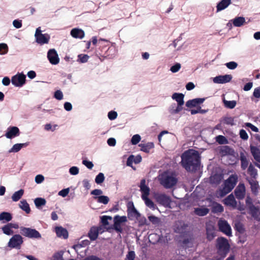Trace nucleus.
Returning a JSON list of instances; mask_svg holds the SVG:
<instances>
[{"label":"nucleus","mask_w":260,"mask_h":260,"mask_svg":"<svg viewBox=\"0 0 260 260\" xmlns=\"http://www.w3.org/2000/svg\"><path fill=\"white\" fill-rule=\"evenodd\" d=\"M223 202L224 204L228 206L231 207L234 209L237 208V202L233 194L229 195L226 198H225Z\"/></svg>","instance_id":"nucleus-15"},{"label":"nucleus","mask_w":260,"mask_h":260,"mask_svg":"<svg viewBox=\"0 0 260 260\" xmlns=\"http://www.w3.org/2000/svg\"><path fill=\"white\" fill-rule=\"evenodd\" d=\"M149 240L150 242L154 244L160 241V237L159 235L156 234H151L149 236Z\"/></svg>","instance_id":"nucleus-46"},{"label":"nucleus","mask_w":260,"mask_h":260,"mask_svg":"<svg viewBox=\"0 0 260 260\" xmlns=\"http://www.w3.org/2000/svg\"><path fill=\"white\" fill-rule=\"evenodd\" d=\"M218 225L219 230L228 236L232 235V230L231 226L225 220L220 219L218 221Z\"/></svg>","instance_id":"nucleus-9"},{"label":"nucleus","mask_w":260,"mask_h":260,"mask_svg":"<svg viewBox=\"0 0 260 260\" xmlns=\"http://www.w3.org/2000/svg\"><path fill=\"white\" fill-rule=\"evenodd\" d=\"M217 247L219 253L223 254H226L230 248L228 240L223 237L218 238L217 239Z\"/></svg>","instance_id":"nucleus-5"},{"label":"nucleus","mask_w":260,"mask_h":260,"mask_svg":"<svg viewBox=\"0 0 260 260\" xmlns=\"http://www.w3.org/2000/svg\"><path fill=\"white\" fill-rule=\"evenodd\" d=\"M157 201L164 206H168L171 202V198L165 194H160L157 197Z\"/></svg>","instance_id":"nucleus-17"},{"label":"nucleus","mask_w":260,"mask_h":260,"mask_svg":"<svg viewBox=\"0 0 260 260\" xmlns=\"http://www.w3.org/2000/svg\"><path fill=\"white\" fill-rule=\"evenodd\" d=\"M185 229V224L182 221H178L174 225V231L177 233H182Z\"/></svg>","instance_id":"nucleus-28"},{"label":"nucleus","mask_w":260,"mask_h":260,"mask_svg":"<svg viewBox=\"0 0 260 260\" xmlns=\"http://www.w3.org/2000/svg\"><path fill=\"white\" fill-rule=\"evenodd\" d=\"M235 228L240 233H243L244 232V228L242 223L240 222H237L235 224Z\"/></svg>","instance_id":"nucleus-55"},{"label":"nucleus","mask_w":260,"mask_h":260,"mask_svg":"<svg viewBox=\"0 0 260 260\" xmlns=\"http://www.w3.org/2000/svg\"><path fill=\"white\" fill-rule=\"evenodd\" d=\"M225 66L230 70H234L238 67V63L235 61H230L225 64Z\"/></svg>","instance_id":"nucleus-60"},{"label":"nucleus","mask_w":260,"mask_h":260,"mask_svg":"<svg viewBox=\"0 0 260 260\" xmlns=\"http://www.w3.org/2000/svg\"><path fill=\"white\" fill-rule=\"evenodd\" d=\"M148 219L153 224H158L160 222L159 219L153 215L149 216Z\"/></svg>","instance_id":"nucleus-59"},{"label":"nucleus","mask_w":260,"mask_h":260,"mask_svg":"<svg viewBox=\"0 0 260 260\" xmlns=\"http://www.w3.org/2000/svg\"><path fill=\"white\" fill-rule=\"evenodd\" d=\"M113 220L114 222L121 224V223L127 221V217L125 216H120L118 215H116L114 217Z\"/></svg>","instance_id":"nucleus-45"},{"label":"nucleus","mask_w":260,"mask_h":260,"mask_svg":"<svg viewBox=\"0 0 260 260\" xmlns=\"http://www.w3.org/2000/svg\"><path fill=\"white\" fill-rule=\"evenodd\" d=\"M245 202L246 206L249 209V212L252 210V207H256L253 204L252 200L249 196H247Z\"/></svg>","instance_id":"nucleus-53"},{"label":"nucleus","mask_w":260,"mask_h":260,"mask_svg":"<svg viewBox=\"0 0 260 260\" xmlns=\"http://www.w3.org/2000/svg\"><path fill=\"white\" fill-rule=\"evenodd\" d=\"M34 203L36 207L37 208H39L40 207L44 206L46 203V201L44 198H37L35 199Z\"/></svg>","instance_id":"nucleus-44"},{"label":"nucleus","mask_w":260,"mask_h":260,"mask_svg":"<svg viewBox=\"0 0 260 260\" xmlns=\"http://www.w3.org/2000/svg\"><path fill=\"white\" fill-rule=\"evenodd\" d=\"M250 152L256 161L260 163V149L256 146L250 145Z\"/></svg>","instance_id":"nucleus-21"},{"label":"nucleus","mask_w":260,"mask_h":260,"mask_svg":"<svg viewBox=\"0 0 260 260\" xmlns=\"http://www.w3.org/2000/svg\"><path fill=\"white\" fill-rule=\"evenodd\" d=\"M12 219L11 214L9 212H3L0 214V221L3 223L9 222Z\"/></svg>","instance_id":"nucleus-30"},{"label":"nucleus","mask_w":260,"mask_h":260,"mask_svg":"<svg viewBox=\"0 0 260 260\" xmlns=\"http://www.w3.org/2000/svg\"><path fill=\"white\" fill-rule=\"evenodd\" d=\"M35 37L36 38V42L41 45L48 43L50 39V36L48 34H42V30L40 27H39L36 29Z\"/></svg>","instance_id":"nucleus-7"},{"label":"nucleus","mask_w":260,"mask_h":260,"mask_svg":"<svg viewBox=\"0 0 260 260\" xmlns=\"http://www.w3.org/2000/svg\"><path fill=\"white\" fill-rule=\"evenodd\" d=\"M19 207L27 214L29 213L30 212L29 205L25 200H23L20 202Z\"/></svg>","instance_id":"nucleus-29"},{"label":"nucleus","mask_w":260,"mask_h":260,"mask_svg":"<svg viewBox=\"0 0 260 260\" xmlns=\"http://www.w3.org/2000/svg\"><path fill=\"white\" fill-rule=\"evenodd\" d=\"M141 136L138 134L134 135L131 139V143L132 145H137L141 140Z\"/></svg>","instance_id":"nucleus-52"},{"label":"nucleus","mask_w":260,"mask_h":260,"mask_svg":"<svg viewBox=\"0 0 260 260\" xmlns=\"http://www.w3.org/2000/svg\"><path fill=\"white\" fill-rule=\"evenodd\" d=\"M99 233V229L96 227L93 226L90 229L88 233V237L91 240H95L98 238Z\"/></svg>","instance_id":"nucleus-25"},{"label":"nucleus","mask_w":260,"mask_h":260,"mask_svg":"<svg viewBox=\"0 0 260 260\" xmlns=\"http://www.w3.org/2000/svg\"><path fill=\"white\" fill-rule=\"evenodd\" d=\"M145 183L146 181L145 179H142L141 181L140 188V191L142 192V199L147 197L150 194V188Z\"/></svg>","instance_id":"nucleus-14"},{"label":"nucleus","mask_w":260,"mask_h":260,"mask_svg":"<svg viewBox=\"0 0 260 260\" xmlns=\"http://www.w3.org/2000/svg\"><path fill=\"white\" fill-rule=\"evenodd\" d=\"M93 198L96 200L98 203L103 204L104 205L107 204L109 202V197L105 196L93 197Z\"/></svg>","instance_id":"nucleus-39"},{"label":"nucleus","mask_w":260,"mask_h":260,"mask_svg":"<svg viewBox=\"0 0 260 260\" xmlns=\"http://www.w3.org/2000/svg\"><path fill=\"white\" fill-rule=\"evenodd\" d=\"M63 95L62 92L60 90H57L54 93V98L57 100H61L63 99Z\"/></svg>","instance_id":"nucleus-58"},{"label":"nucleus","mask_w":260,"mask_h":260,"mask_svg":"<svg viewBox=\"0 0 260 260\" xmlns=\"http://www.w3.org/2000/svg\"><path fill=\"white\" fill-rule=\"evenodd\" d=\"M248 182L251 186V189L252 192H256L258 187V182L256 181L255 178H251L248 180Z\"/></svg>","instance_id":"nucleus-40"},{"label":"nucleus","mask_w":260,"mask_h":260,"mask_svg":"<svg viewBox=\"0 0 260 260\" xmlns=\"http://www.w3.org/2000/svg\"><path fill=\"white\" fill-rule=\"evenodd\" d=\"M232 79V75H225L216 76L213 78V81L215 83L223 84L229 82Z\"/></svg>","instance_id":"nucleus-13"},{"label":"nucleus","mask_w":260,"mask_h":260,"mask_svg":"<svg viewBox=\"0 0 260 260\" xmlns=\"http://www.w3.org/2000/svg\"><path fill=\"white\" fill-rule=\"evenodd\" d=\"M127 215L128 218L135 217L138 218L140 216V214L136 209L133 207L132 208L127 210Z\"/></svg>","instance_id":"nucleus-37"},{"label":"nucleus","mask_w":260,"mask_h":260,"mask_svg":"<svg viewBox=\"0 0 260 260\" xmlns=\"http://www.w3.org/2000/svg\"><path fill=\"white\" fill-rule=\"evenodd\" d=\"M182 166L188 171L196 170L200 165L199 153L193 150H189L184 152L181 156Z\"/></svg>","instance_id":"nucleus-1"},{"label":"nucleus","mask_w":260,"mask_h":260,"mask_svg":"<svg viewBox=\"0 0 260 260\" xmlns=\"http://www.w3.org/2000/svg\"><path fill=\"white\" fill-rule=\"evenodd\" d=\"M117 113L114 111H111L108 113V117L111 120H115L117 117Z\"/></svg>","instance_id":"nucleus-63"},{"label":"nucleus","mask_w":260,"mask_h":260,"mask_svg":"<svg viewBox=\"0 0 260 260\" xmlns=\"http://www.w3.org/2000/svg\"><path fill=\"white\" fill-rule=\"evenodd\" d=\"M47 58L52 65H56L59 62L58 53L55 49H50L47 52Z\"/></svg>","instance_id":"nucleus-10"},{"label":"nucleus","mask_w":260,"mask_h":260,"mask_svg":"<svg viewBox=\"0 0 260 260\" xmlns=\"http://www.w3.org/2000/svg\"><path fill=\"white\" fill-rule=\"evenodd\" d=\"M28 143H17L14 144L12 147L9 150V153H16L20 151L22 148L26 147L28 145Z\"/></svg>","instance_id":"nucleus-27"},{"label":"nucleus","mask_w":260,"mask_h":260,"mask_svg":"<svg viewBox=\"0 0 260 260\" xmlns=\"http://www.w3.org/2000/svg\"><path fill=\"white\" fill-rule=\"evenodd\" d=\"M216 141L220 144H225L228 143V140L225 137L219 135L216 137Z\"/></svg>","instance_id":"nucleus-54"},{"label":"nucleus","mask_w":260,"mask_h":260,"mask_svg":"<svg viewBox=\"0 0 260 260\" xmlns=\"http://www.w3.org/2000/svg\"><path fill=\"white\" fill-rule=\"evenodd\" d=\"M8 51V45L5 43L0 44V54L4 55L7 53Z\"/></svg>","instance_id":"nucleus-51"},{"label":"nucleus","mask_w":260,"mask_h":260,"mask_svg":"<svg viewBox=\"0 0 260 260\" xmlns=\"http://www.w3.org/2000/svg\"><path fill=\"white\" fill-rule=\"evenodd\" d=\"M194 213L200 216L206 215L209 212V209L206 207L201 206L198 208H195L194 209Z\"/></svg>","instance_id":"nucleus-24"},{"label":"nucleus","mask_w":260,"mask_h":260,"mask_svg":"<svg viewBox=\"0 0 260 260\" xmlns=\"http://www.w3.org/2000/svg\"><path fill=\"white\" fill-rule=\"evenodd\" d=\"M182 110V107H180L176 105L175 103L172 104L169 107V112L172 114H176L178 113Z\"/></svg>","instance_id":"nucleus-38"},{"label":"nucleus","mask_w":260,"mask_h":260,"mask_svg":"<svg viewBox=\"0 0 260 260\" xmlns=\"http://www.w3.org/2000/svg\"><path fill=\"white\" fill-rule=\"evenodd\" d=\"M26 76L23 73H18L11 79L13 85L16 87H22L25 83Z\"/></svg>","instance_id":"nucleus-8"},{"label":"nucleus","mask_w":260,"mask_h":260,"mask_svg":"<svg viewBox=\"0 0 260 260\" xmlns=\"http://www.w3.org/2000/svg\"><path fill=\"white\" fill-rule=\"evenodd\" d=\"M249 213L254 219L260 221V208L258 206L252 207V210Z\"/></svg>","instance_id":"nucleus-26"},{"label":"nucleus","mask_w":260,"mask_h":260,"mask_svg":"<svg viewBox=\"0 0 260 260\" xmlns=\"http://www.w3.org/2000/svg\"><path fill=\"white\" fill-rule=\"evenodd\" d=\"M71 35L74 38L82 39L84 37V31L80 28H74L71 31Z\"/></svg>","instance_id":"nucleus-19"},{"label":"nucleus","mask_w":260,"mask_h":260,"mask_svg":"<svg viewBox=\"0 0 260 260\" xmlns=\"http://www.w3.org/2000/svg\"><path fill=\"white\" fill-rule=\"evenodd\" d=\"M58 125L57 124L52 125L50 123H47L44 125V129L46 131H51L52 132H54Z\"/></svg>","instance_id":"nucleus-49"},{"label":"nucleus","mask_w":260,"mask_h":260,"mask_svg":"<svg viewBox=\"0 0 260 260\" xmlns=\"http://www.w3.org/2000/svg\"><path fill=\"white\" fill-rule=\"evenodd\" d=\"M136 257V254L134 251H129L126 255L124 260H134Z\"/></svg>","instance_id":"nucleus-57"},{"label":"nucleus","mask_w":260,"mask_h":260,"mask_svg":"<svg viewBox=\"0 0 260 260\" xmlns=\"http://www.w3.org/2000/svg\"><path fill=\"white\" fill-rule=\"evenodd\" d=\"M204 98H196L189 100L186 103V106L188 108L196 107L198 105L202 104L205 101Z\"/></svg>","instance_id":"nucleus-20"},{"label":"nucleus","mask_w":260,"mask_h":260,"mask_svg":"<svg viewBox=\"0 0 260 260\" xmlns=\"http://www.w3.org/2000/svg\"><path fill=\"white\" fill-rule=\"evenodd\" d=\"M55 233L58 237H62L64 239H67L68 237L67 230L61 226H56L55 228Z\"/></svg>","instance_id":"nucleus-23"},{"label":"nucleus","mask_w":260,"mask_h":260,"mask_svg":"<svg viewBox=\"0 0 260 260\" xmlns=\"http://www.w3.org/2000/svg\"><path fill=\"white\" fill-rule=\"evenodd\" d=\"M82 243H79L77 245H75L73 246L75 250L78 251L80 248L83 247L84 245H87L89 244V241L88 240L83 241L81 242Z\"/></svg>","instance_id":"nucleus-61"},{"label":"nucleus","mask_w":260,"mask_h":260,"mask_svg":"<svg viewBox=\"0 0 260 260\" xmlns=\"http://www.w3.org/2000/svg\"><path fill=\"white\" fill-rule=\"evenodd\" d=\"M160 184L165 188L169 189L174 187L177 182V179L169 172H164L158 176Z\"/></svg>","instance_id":"nucleus-3"},{"label":"nucleus","mask_w":260,"mask_h":260,"mask_svg":"<svg viewBox=\"0 0 260 260\" xmlns=\"http://www.w3.org/2000/svg\"><path fill=\"white\" fill-rule=\"evenodd\" d=\"M235 195L238 200H242L244 198L246 193L245 185L243 183H239L234 190Z\"/></svg>","instance_id":"nucleus-11"},{"label":"nucleus","mask_w":260,"mask_h":260,"mask_svg":"<svg viewBox=\"0 0 260 260\" xmlns=\"http://www.w3.org/2000/svg\"><path fill=\"white\" fill-rule=\"evenodd\" d=\"M240 159L241 161V167L243 170H245L248 166V160L243 153H240Z\"/></svg>","instance_id":"nucleus-32"},{"label":"nucleus","mask_w":260,"mask_h":260,"mask_svg":"<svg viewBox=\"0 0 260 260\" xmlns=\"http://www.w3.org/2000/svg\"><path fill=\"white\" fill-rule=\"evenodd\" d=\"M20 134L19 129L16 126H10L8 128L7 131L5 134L7 138L11 139Z\"/></svg>","instance_id":"nucleus-12"},{"label":"nucleus","mask_w":260,"mask_h":260,"mask_svg":"<svg viewBox=\"0 0 260 260\" xmlns=\"http://www.w3.org/2000/svg\"><path fill=\"white\" fill-rule=\"evenodd\" d=\"M23 242V240L22 237L19 234H16L13 235L10 239L8 243V246L11 248L19 249Z\"/></svg>","instance_id":"nucleus-6"},{"label":"nucleus","mask_w":260,"mask_h":260,"mask_svg":"<svg viewBox=\"0 0 260 260\" xmlns=\"http://www.w3.org/2000/svg\"><path fill=\"white\" fill-rule=\"evenodd\" d=\"M207 239L208 241H212L216 236V232L214 227L212 225H208L206 226Z\"/></svg>","instance_id":"nucleus-16"},{"label":"nucleus","mask_w":260,"mask_h":260,"mask_svg":"<svg viewBox=\"0 0 260 260\" xmlns=\"http://www.w3.org/2000/svg\"><path fill=\"white\" fill-rule=\"evenodd\" d=\"M24 194V190L20 189L19 190L15 191L11 197L12 200L14 202L18 201L23 196Z\"/></svg>","instance_id":"nucleus-35"},{"label":"nucleus","mask_w":260,"mask_h":260,"mask_svg":"<svg viewBox=\"0 0 260 260\" xmlns=\"http://www.w3.org/2000/svg\"><path fill=\"white\" fill-rule=\"evenodd\" d=\"M20 231L21 234L25 237L31 239H39L41 238V235L36 229L21 226Z\"/></svg>","instance_id":"nucleus-4"},{"label":"nucleus","mask_w":260,"mask_h":260,"mask_svg":"<svg viewBox=\"0 0 260 260\" xmlns=\"http://www.w3.org/2000/svg\"><path fill=\"white\" fill-rule=\"evenodd\" d=\"M208 111V110H205V109H202L201 107H199L198 109H191L190 110V113L192 115H194L197 113H202V114H205L207 113Z\"/></svg>","instance_id":"nucleus-56"},{"label":"nucleus","mask_w":260,"mask_h":260,"mask_svg":"<svg viewBox=\"0 0 260 260\" xmlns=\"http://www.w3.org/2000/svg\"><path fill=\"white\" fill-rule=\"evenodd\" d=\"M142 200L144 201L145 205L149 208L153 210H155V209H157L156 205L150 199L148 198V197L143 198Z\"/></svg>","instance_id":"nucleus-42"},{"label":"nucleus","mask_w":260,"mask_h":260,"mask_svg":"<svg viewBox=\"0 0 260 260\" xmlns=\"http://www.w3.org/2000/svg\"><path fill=\"white\" fill-rule=\"evenodd\" d=\"M79 169L77 167L73 166L69 169V173L72 175H76L79 174Z\"/></svg>","instance_id":"nucleus-64"},{"label":"nucleus","mask_w":260,"mask_h":260,"mask_svg":"<svg viewBox=\"0 0 260 260\" xmlns=\"http://www.w3.org/2000/svg\"><path fill=\"white\" fill-rule=\"evenodd\" d=\"M231 3V0H221L216 6V12L224 10L228 7Z\"/></svg>","instance_id":"nucleus-22"},{"label":"nucleus","mask_w":260,"mask_h":260,"mask_svg":"<svg viewBox=\"0 0 260 260\" xmlns=\"http://www.w3.org/2000/svg\"><path fill=\"white\" fill-rule=\"evenodd\" d=\"M245 23V19L243 17H237L233 20V25L236 27H240Z\"/></svg>","instance_id":"nucleus-34"},{"label":"nucleus","mask_w":260,"mask_h":260,"mask_svg":"<svg viewBox=\"0 0 260 260\" xmlns=\"http://www.w3.org/2000/svg\"><path fill=\"white\" fill-rule=\"evenodd\" d=\"M248 173L250 175L251 178H256L257 175V170L252 164H250L248 167Z\"/></svg>","instance_id":"nucleus-41"},{"label":"nucleus","mask_w":260,"mask_h":260,"mask_svg":"<svg viewBox=\"0 0 260 260\" xmlns=\"http://www.w3.org/2000/svg\"><path fill=\"white\" fill-rule=\"evenodd\" d=\"M181 67L180 63H176L171 67L170 71L173 73H177L180 70Z\"/></svg>","instance_id":"nucleus-62"},{"label":"nucleus","mask_w":260,"mask_h":260,"mask_svg":"<svg viewBox=\"0 0 260 260\" xmlns=\"http://www.w3.org/2000/svg\"><path fill=\"white\" fill-rule=\"evenodd\" d=\"M238 177L236 174H232L224 181L223 186L220 188L218 191L219 195L222 197L229 193L235 187L237 182Z\"/></svg>","instance_id":"nucleus-2"},{"label":"nucleus","mask_w":260,"mask_h":260,"mask_svg":"<svg viewBox=\"0 0 260 260\" xmlns=\"http://www.w3.org/2000/svg\"><path fill=\"white\" fill-rule=\"evenodd\" d=\"M89 56L87 54H80L78 55L77 61L81 63H85L87 62Z\"/></svg>","instance_id":"nucleus-47"},{"label":"nucleus","mask_w":260,"mask_h":260,"mask_svg":"<svg viewBox=\"0 0 260 260\" xmlns=\"http://www.w3.org/2000/svg\"><path fill=\"white\" fill-rule=\"evenodd\" d=\"M222 176L218 174H215L210 178V182L211 184H218L220 183Z\"/></svg>","instance_id":"nucleus-36"},{"label":"nucleus","mask_w":260,"mask_h":260,"mask_svg":"<svg viewBox=\"0 0 260 260\" xmlns=\"http://www.w3.org/2000/svg\"><path fill=\"white\" fill-rule=\"evenodd\" d=\"M11 225L8 223L6 225H5L2 228V230L4 234L6 235H12L14 232L11 228Z\"/></svg>","instance_id":"nucleus-43"},{"label":"nucleus","mask_w":260,"mask_h":260,"mask_svg":"<svg viewBox=\"0 0 260 260\" xmlns=\"http://www.w3.org/2000/svg\"><path fill=\"white\" fill-rule=\"evenodd\" d=\"M139 146L141 147V150L149 153L150 149L154 147V144L152 142H148L146 144H140Z\"/></svg>","instance_id":"nucleus-31"},{"label":"nucleus","mask_w":260,"mask_h":260,"mask_svg":"<svg viewBox=\"0 0 260 260\" xmlns=\"http://www.w3.org/2000/svg\"><path fill=\"white\" fill-rule=\"evenodd\" d=\"M222 102L224 105V106L230 109H234L237 104V102L235 100L233 101H228L225 99V98H223Z\"/></svg>","instance_id":"nucleus-33"},{"label":"nucleus","mask_w":260,"mask_h":260,"mask_svg":"<svg viewBox=\"0 0 260 260\" xmlns=\"http://www.w3.org/2000/svg\"><path fill=\"white\" fill-rule=\"evenodd\" d=\"M184 95L181 93H174L172 95L173 100H175L177 103V105L180 107L184 105Z\"/></svg>","instance_id":"nucleus-18"},{"label":"nucleus","mask_w":260,"mask_h":260,"mask_svg":"<svg viewBox=\"0 0 260 260\" xmlns=\"http://www.w3.org/2000/svg\"><path fill=\"white\" fill-rule=\"evenodd\" d=\"M105 176L103 173H100L95 178V182L98 184H100L105 180Z\"/></svg>","instance_id":"nucleus-50"},{"label":"nucleus","mask_w":260,"mask_h":260,"mask_svg":"<svg viewBox=\"0 0 260 260\" xmlns=\"http://www.w3.org/2000/svg\"><path fill=\"white\" fill-rule=\"evenodd\" d=\"M223 211V207L219 204H214L212 212L214 213H220Z\"/></svg>","instance_id":"nucleus-48"}]
</instances>
